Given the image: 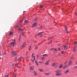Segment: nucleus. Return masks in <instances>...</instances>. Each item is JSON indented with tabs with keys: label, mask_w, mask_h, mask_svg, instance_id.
I'll return each mask as SVG.
<instances>
[{
	"label": "nucleus",
	"mask_w": 77,
	"mask_h": 77,
	"mask_svg": "<svg viewBox=\"0 0 77 77\" xmlns=\"http://www.w3.org/2000/svg\"><path fill=\"white\" fill-rule=\"evenodd\" d=\"M63 68V65L62 64H60L59 66V69H61Z\"/></svg>",
	"instance_id": "13"
},
{
	"label": "nucleus",
	"mask_w": 77,
	"mask_h": 77,
	"mask_svg": "<svg viewBox=\"0 0 77 77\" xmlns=\"http://www.w3.org/2000/svg\"><path fill=\"white\" fill-rule=\"evenodd\" d=\"M49 75V74H48V73H46V74H45L46 75Z\"/></svg>",
	"instance_id": "36"
},
{
	"label": "nucleus",
	"mask_w": 77,
	"mask_h": 77,
	"mask_svg": "<svg viewBox=\"0 0 77 77\" xmlns=\"http://www.w3.org/2000/svg\"><path fill=\"white\" fill-rule=\"evenodd\" d=\"M69 71V70H66L64 72V74H68Z\"/></svg>",
	"instance_id": "14"
},
{
	"label": "nucleus",
	"mask_w": 77,
	"mask_h": 77,
	"mask_svg": "<svg viewBox=\"0 0 77 77\" xmlns=\"http://www.w3.org/2000/svg\"><path fill=\"white\" fill-rule=\"evenodd\" d=\"M50 62V60L47 61L45 63V65L46 66H48L49 65V63Z\"/></svg>",
	"instance_id": "6"
},
{
	"label": "nucleus",
	"mask_w": 77,
	"mask_h": 77,
	"mask_svg": "<svg viewBox=\"0 0 77 77\" xmlns=\"http://www.w3.org/2000/svg\"><path fill=\"white\" fill-rule=\"evenodd\" d=\"M74 44H75V45H76V44H77V42H74Z\"/></svg>",
	"instance_id": "29"
},
{
	"label": "nucleus",
	"mask_w": 77,
	"mask_h": 77,
	"mask_svg": "<svg viewBox=\"0 0 77 77\" xmlns=\"http://www.w3.org/2000/svg\"><path fill=\"white\" fill-rule=\"evenodd\" d=\"M58 50H59V51H60V48H58Z\"/></svg>",
	"instance_id": "39"
},
{
	"label": "nucleus",
	"mask_w": 77,
	"mask_h": 77,
	"mask_svg": "<svg viewBox=\"0 0 77 77\" xmlns=\"http://www.w3.org/2000/svg\"><path fill=\"white\" fill-rule=\"evenodd\" d=\"M35 53H32V58H33L34 59L32 60V62H34V60L35 59Z\"/></svg>",
	"instance_id": "3"
},
{
	"label": "nucleus",
	"mask_w": 77,
	"mask_h": 77,
	"mask_svg": "<svg viewBox=\"0 0 77 77\" xmlns=\"http://www.w3.org/2000/svg\"><path fill=\"white\" fill-rule=\"evenodd\" d=\"M43 56L47 57V56H48V54H43Z\"/></svg>",
	"instance_id": "19"
},
{
	"label": "nucleus",
	"mask_w": 77,
	"mask_h": 77,
	"mask_svg": "<svg viewBox=\"0 0 77 77\" xmlns=\"http://www.w3.org/2000/svg\"><path fill=\"white\" fill-rule=\"evenodd\" d=\"M28 58H29V57H26V60H27V59H28Z\"/></svg>",
	"instance_id": "40"
},
{
	"label": "nucleus",
	"mask_w": 77,
	"mask_h": 77,
	"mask_svg": "<svg viewBox=\"0 0 77 77\" xmlns=\"http://www.w3.org/2000/svg\"><path fill=\"white\" fill-rule=\"evenodd\" d=\"M42 60H44V57H42Z\"/></svg>",
	"instance_id": "37"
},
{
	"label": "nucleus",
	"mask_w": 77,
	"mask_h": 77,
	"mask_svg": "<svg viewBox=\"0 0 77 77\" xmlns=\"http://www.w3.org/2000/svg\"><path fill=\"white\" fill-rule=\"evenodd\" d=\"M43 36V34H42L41 35V36Z\"/></svg>",
	"instance_id": "47"
},
{
	"label": "nucleus",
	"mask_w": 77,
	"mask_h": 77,
	"mask_svg": "<svg viewBox=\"0 0 77 77\" xmlns=\"http://www.w3.org/2000/svg\"><path fill=\"white\" fill-rule=\"evenodd\" d=\"M39 63H40L41 64H42V63H43V62L42 61H40L39 62Z\"/></svg>",
	"instance_id": "26"
},
{
	"label": "nucleus",
	"mask_w": 77,
	"mask_h": 77,
	"mask_svg": "<svg viewBox=\"0 0 77 77\" xmlns=\"http://www.w3.org/2000/svg\"><path fill=\"white\" fill-rule=\"evenodd\" d=\"M14 64H12V66H14Z\"/></svg>",
	"instance_id": "46"
},
{
	"label": "nucleus",
	"mask_w": 77,
	"mask_h": 77,
	"mask_svg": "<svg viewBox=\"0 0 77 77\" xmlns=\"http://www.w3.org/2000/svg\"><path fill=\"white\" fill-rule=\"evenodd\" d=\"M19 30L20 31H23L24 30V29H22L21 28H20L19 29Z\"/></svg>",
	"instance_id": "16"
},
{
	"label": "nucleus",
	"mask_w": 77,
	"mask_h": 77,
	"mask_svg": "<svg viewBox=\"0 0 77 77\" xmlns=\"http://www.w3.org/2000/svg\"><path fill=\"white\" fill-rule=\"evenodd\" d=\"M74 69H77V66L74 67Z\"/></svg>",
	"instance_id": "31"
},
{
	"label": "nucleus",
	"mask_w": 77,
	"mask_h": 77,
	"mask_svg": "<svg viewBox=\"0 0 77 77\" xmlns=\"http://www.w3.org/2000/svg\"><path fill=\"white\" fill-rule=\"evenodd\" d=\"M37 58H38L39 57V55H37Z\"/></svg>",
	"instance_id": "41"
},
{
	"label": "nucleus",
	"mask_w": 77,
	"mask_h": 77,
	"mask_svg": "<svg viewBox=\"0 0 77 77\" xmlns=\"http://www.w3.org/2000/svg\"><path fill=\"white\" fill-rule=\"evenodd\" d=\"M21 35H22V36H24V33L22 32H21L20 35V38H19V41H20V39H21Z\"/></svg>",
	"instance_id": "8"
},
{
	"label": "nucleus",
	"mask_w": 77,
	"mask_h": 77,
	"mask_svg": "<svg viewBox=\"0 0 77 77\" xmlns=\"http://www.w3.org/2000/svg\"><path fill=\"white\" fill-rule=\"evenodd\" d=\"M1 59V58H0V59Z\"/></svg>",
	"instance_id": "53"
},
{
	"label": "nucleus",
	"mask_w": 77,
	"mask_h": 77,
	"mask_svg": "<svg viewBox=\"0 0 77 77\" xmlns=\"http://www.w3.org/2000/svg\"><path fill=\"white\" fill-rule=\"evenodd\" d=\"M4 54H6L5 53H4Z\"/></svg>",
	"instance_id": "51"
},
{
	"label": "nucleus",
	"mask_w": 77,
	"mask_h": 77,
	"mask_svg": "<svg viewBox=\"0 0 77 77\" xmlns=\"http://www.w3.org/2000/svg\"><path fill=\"white\" fill-rule=\"evenodd\" d=\"M26 42H24V43H23L22 46H21V48H24V46L26 44Z\"/></svg>",
	"instance_id": "9"
},
{
	"label": "nucleus",
	"mask_w": 77,
	"mask_h": 77,
	"mask_svg": "<svg viewBox=\"0 0 77 77\" xmlns=\"http://www.w3.org/2000/svg\"><path fill=\"white\" fill-rule=\"evenodd\" d=\"M75 46L73 48V51L75 52Z\"/></svg>",
	"instance_id": "24"
},
{
	"label": "nucleus",
	"mask_w": 77,
	"mask_h": 77,
	"mask_svg": "<svg viewBox=\"0 0 77 77\" xmlns=\"http://www.w3.org/2000/svg\"><path fill=\"white\" fill-rule=\"evenodd\" d=\"M63 47H64V49H66V48H68V47L67 46L63 45Z\"/></svg>",
	"instance_id": "17"
},
{
	"label": "nucleus",
	"mask_w": 77,
	"mask_h": 77,
	"mask_svg": "<svg viewBox=\"0 0 77 77\" xmlns=\"http://www.w3.org/2000/svg\"><path fill=\"white\" fill-rule=\"evenodd\" d=\"M18 65V63H17L16 64H15V66H17V65Z\"/></svg>",
	"instance_id": "32"
},
{
	"label": "nucleus",
	"mask_w": 77,
	"mask_h": 77,
	"mask_svg": "<svg viewBox=\"0 0 77 77\" xmlns=\"http://www.w3.org/2000/svg\"><path fill=\"white\" fill-rule=\"evenodd\" d=\"M36 19H35V21H36Z\"/></svg>",
	"instance_id": "50"
},
{
	"label": "nucleus",
	"mask_w": 77,
	"mask_h": 77,
	"mask_svg": "<svg viewBox=\"0 0 77 77\" xmlns=\"http://www.w3.org/2000/svg\"><path fill=\"white\" fill-rule=\"evenodd\" d=\"M33 67H30V70H33Z\"/></svg>",
	"instance_id": "22"
},
{
	"label": "nucleus",
	"mask_w": 77,
	"mask_h": 77,
	"mask_svg": "<svg viewBox=\"0 0 77 77\" xmlns=\"http://www.w3.org/2000/svg\"><path fill=\"white\" fill-rule=\"evenodd\" d=\"M65 68H66V67L65 66H64V67L63 68V69H65Z\"/></svg>",
	"instance_id": "42"
},
{
	"label": "nucleus",
	"mask_w": 77,
	"mask_h": 77,
	"mask_svg": "<svg viewBox=\"0 0 77 77\" xmlns=\"http://www.w3.org/2000/svg\"><path fill=\"white\" fill-rule=\"evenodd\" d=\"M39 71H40V72H43V69H39Z\"/></svg>",
	"instance_id": "21"
},
{
	"label": "nucleus",
	"mask_w": 77,
	"mask_h": 77,
	"mask_svg": "<svg viewBox=\"0 0 77 77\" xmlns=\"http://www.w3.org/2000/svg\"><path fill=\"white\" fill-rule=\"evenodd\" d=\"M15 45H16V41H15V40L14 39L13 40V42H11L9 44V47H11V46L14 47Z\"/></svg>",
	"instance_id": "2"
},
{
	"label": "nucleus",
	"mask_w": 77,
	"mask_h": 77,
	"mask_svg": "<svg viewBox=\"0 0 77 77\" xmlns=\"http://www.w3.org/2000/svg\"><path fill=\"white\" fill-rule=\"evenodd\" d=\"M68 63V61H66L64 63V64L65 65H66V64H67Z\"/></svg>",
	"instance_id": "28"
},
{
	"label": "nucleus",
	"mask_w": 77,
	"mask_h": 77,
	"mask_svg": "<svg viewBox=\"0 0 77 77\" xmlns=\"http://www.w3.org/2000/svg\"><path fill=\"white\" fill-rule=\"evenodd\" d=\"M23 23V20H21L19 22V24H21Z\"/></svg>",
	"instance_id": "25"
},
{
	"label": "nucleus",
	"mask_w": 77,
	"mask_h": 77,
	"mask_svg": "<svg viewBox=\"0 0 77 77\" xmlns=\"http://www.w3.org/2000/svg\"><path fill=\"white\" fill-rule=\"evenodd\" d=\"M23 58L22 57H20L18 59V60H21V59Z\"/></svg>",
	"instance_id": "27"
},
{
	"label": "nucleus",
	"mask_w": 77,
	"mask_h": 77,
	"mask_svg": "<svg viewBox=\"0 0 77 77\" xmlns=\"http://www.w3.org/2000/svg\"><path fill=\"white\" fill-rule=\"evenodd\" d=\"M9 75H5L4 77H9Z\"/></svg>",
	"instance_id": "33"
},
{
	"label": "nucleus",
	"mask_w": 77,
	"mask_h": 77,
	"mask_svg": "<svg viewBox=\"0 0 77 77\" xmlns=\"http://www.w3.org/2000/svg\"><path fill=\"white\" fill-rule=\"evenodd\" d=\"M34 75H37V73H36V72H34Z\"/></svg>",
	"instance_id": "23"
},
{
	"label": "nucleus",
	"mask_w": 77,
	"mask_h": 77,
	"mask_svg": "<svg viewBox=\"0 0 77 77\" xmlns=\"http://www.w3.org/2000/svg\"><path fill=\"white\" fill-rule=\"evenodd\" d=\"M10 74H12V72H10Z\"/></svg>",
	"instance_id": "49"
},
{
	"label": "nucleus",
	"mask_w": 77,
	"mask_h": 77,
	"mask_svg": "<svg viewBox=\"0 0 77 77\" xmlns=\"http://www.w3.org/2000/svg\"><path fill=\"white\" fill-rule=\"evenodd\" d=\"M53 50V48H51V50Z\"/></svg>",
	"instance_id": "48"
},
{
	"label": "nucleus",
	"mask_w": 77,
	"mask_h": 77,
	"mask_svg": "<svg viewBox=\"0 0 77 77\" xmlns=\"http://www.w3.org/2000/svg\"><path fill=\"white\" fill-rule=\"evenodd\" d=\"M64 53L65 52H64V51H62L61 52V54H64Z\"/></svg>",
	"instance_id": "30"
},
{
	"label": "nucleus",
	"mask_w": 77,
	"mask_h": 77,
	"mask_svg": "<svg viewBox=\"0 0 77 77\" xmlns=\"http://www.w3.org/2000/svg\"><path fill=\"white\" fill-rule=\"evenodd\" d=\"M54 50L56 51H57V49L56 48H55L54 49Z\"/></svg>",
	"instance_id": "34"
},
{
	"label": "nucleus",
	"mask_w": 77,
	"mask_h": 77,
	"mask_svg": "<svg viewBox=\"0 0 77 77\" xmlns=\"http://www.w3.org/2000/svg\"><path fill=\"white\" fill-rule=\"evenodd\" d=\"M65 31H66L67 33H68V28H67V27L66 26L65 27Z\"/></svg>",
	"instance_id": "12"
},
{
	"label": "nucleus",
	"mask_w": 77,
	"mask_h": 77,
	"mask_svg": "<svg viewBox=\"0 0 77 77\" xmlns=\"http://www.w3.org/2000/svg\"><path fill=\"white\" fill-rule=\"evenodd\" d=\"M76 15H77V13H76Z\"/></svg>",
	"instance_id": "52"
},
{
	"label": "nucleus",
	"mask_w": 77,
	"mask_h": 77,
	"mask_svg": "<svg viewBox=\"0 0 77 77\" xmlns=\"http://www.w3.org/2000/svg\"><path fill=\"white\" fill-rule=\"evenodd\" d=\"M32 47V46H30L29 47V48H31Z\"/></svg>",
	"instance_id": "44"
},
{
	"label": "nucleus",
	"mask_w": 77,
	"mask_h": 77,
	"mask_svg": "<svg viewBox=\"0 0 77 77\" xmlns=\"http://www.w3.org/2000/svg\"><path fill=\"white\" fill-rule=\"evenodd\" d=\"M43 6L42 5H41L40 6V8H43Z\"/></svg>",
	"instance_id": "35"
},
{
	"label": "nucleus",
	"mask_w": 77,
	"mask_h": 77,
	"mask_svg": "<svg viewBox=\"0 0 77 77\" xmlns=\"http://www.w3.org/2000/svg\"><path fill=\"white\" fill-rule=\"evenodd\" d=\"M58 65V63H54L52 64L53 66H56Z\"/></svg>",
	"instance_id": "7"
},
{
	"label": "nucleus",
	"mask_w": 77,
	"mask_h": 77,
	"mask_svg": "<svg viewBox=\"0 0 77 77\" xmlns=\"http://www.w3.org/2000/svg\"><path fill=\"white\" fill-rule=\"evenodd\" d=\"M65 66L66 67V68H67V67H68V65H66Z\"/></svg>",
	"instance_id": "38"
},
{
	"label": "nucleus",
	"mask_w": 77,
	"mask_h": 77,
	"mask_svg": "<svg viewBox=\"0 0 77 77\" xmlns=\"http://www.w3.org/2000/svg\"><path fill=\"white\" fill-rule=\"evenodd\" d=\"M9 35L10 36H12L13 35V32L10 31L9 32Z\"/></svg>",
	"instance_id": "11"
},
{
	"label": "nucleus",
	"mask_w": 77,
	"mask_h": 77,
	"mask_svg": "<svg viewBox=\"0 0 77 77\" xmlns=\"http://www.w3.org/2000/svg\"><path fill=\"white\" fill-rule=\"evenodd\" d=\"M61 70H57L55 71L56 75V76H60L62 75V73H60Z\"/></svg>",
	"instance_id": "1"
},
{
	"label": "nucleus",
	"mask_w": 77,
	"mask_h": 77,
	"mask_svg": "<svg viewBox=\"0 0 77 77\" xmlns=\"http://www.w3.org/2000/svg\"><path fill=\"white\" fill-rule=\"evenodd\" d=\"M35 63L36 65L37 66H38V65H39V64L38 63V62L36 60H35Z\"/></svg>",
	"instance_id": "15"
},
{
	"label": "nucleus",
	"mask_w": 77,
	"mask_h": 77,
	"mask_svg": "<svg viewBox=\"0 0 77 77\" xmlns=\"http://www.w3.org/2000/svg\"><path fill=\"white\" fill-rule=\"evenodd\" d=\"M12 54L13 56H17V53L15 51H13L12 52Z\"/></svg>",
	"instance_id": "4"
},
{
	"label": "nucleus",
	"mask_w": 77,
	"mask_h": 77,
	"mask_svg": "<svg viewBox=\"0 0 77 77\" xmlns=\"http://www.w3.org/2000/svg\"><path fill=\"white\" fill-rule=\"evenodd\" d=\"M37 22L34 23L32 26V27H36V26H37Z\"/></svg>",
	"instance_id": "5"
},
{
	"label": "nucleus",
	"mask_w": 77,
	"mask_h": 77,
	"mask_svg": "<svg viewBox=\"0 0 77 77\" xmlns=\"http://www.w3.org/2000/svg\"><path fill=\"white\" fill-rule=\"evenodd\" d=\"M43 33V32H40L38 34H37V35H42V33Z\"/></svg>",
	"instance_id": "18"
},
{
	"label": "nucleus",
	"mask_w": 77,
	"mask_h": 77,
	"mask_svg": "<svg viewBox=\"0 0 77 77\" xmlns=\"http://www.w3.org/2000/svg\"><path fill=\"white\" fill-rule=\"evenodd\" d=\"M52 42V41H51L50 42V44H51V43Z\"/></svg>",
	"instance_id": "43"
},
{
	"label": "nucleus",
	"mask_w": 77,
	"mask_h": 77,
	"mask_svg": "<svg viewBox=\"0 0 77 77\" xmlns=\"http://www.w3.org/2000/svg\"><path fill=\"white\" fill-rule=\"evenodd\" d=\"M14 77H16V74H15V75H14Z\"/></svg>",
	"instance_id": "45"
},
{
	"label": "nucleus",
	"mask_w": 77,
	"mask_h": 77,
	"mask_svg": "<svg viewBox=\"0 0 77 77\" xmlns=\"http://www.w3.org/2000/svg\"><path fill=\"white\" fill-rule=\"evenodd\" d=\"M25 24H28V23H29V21L26 20H25Z\"/></svg>",
	"instance_id": "20"
},
{
	"label": "nucleus",
	"mask_w": 77,
	"mask_h": 77,
	"mask_svg": "<svg viewBox=\"0 0 77 77\" xmlns=\"http://www.w3.org/2000/svg\"><path fill=\"white\" fill-rule=\"evenodd\" d=\"M72 63V61L71 60L69 61V62L68 64V66L71 65Z\"/></svg>",
	"instance_id": "10"
}]
</instances>
